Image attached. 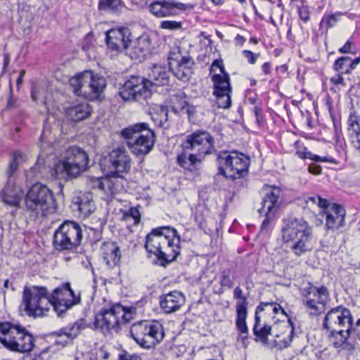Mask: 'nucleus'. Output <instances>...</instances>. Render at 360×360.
Wrapping results in <instances>:
<instances>
[{
    "mask_svg": "<svg viewBox=\"0 0 360 360\" xmlns=\"http://www.w3.org/2000/svg\"><path fill=\"white\" fill-rule=\"evenodd\" d=\"M282 238L284 243L291 244L290 248L297 257L311 251L314 248L312 229L302 218L283 219Z\"/></svg>",
    "mask_w": 360,
    "mask_h": 360,
    "instance_id": "1",
    "label": "nucleus"
},
{
    "mask_svg": "<svg viewBox=\"0 0 360 360\" xmlns=\"http://www.w3.org/2000/svg\"><path fill=\"white\" fill-rule=\"evenodd\" d=\"M278 316H286L285 310L276 302H262L255 310L253 333L256 341L268 344V336L277 329L279 321Z\"/></svg>",
    "mask_w": 360,
    "mask_h": 360,
    "instance_id": "2",
    "label": "nucleus"
},
{
    "mask_svg": "<svg viewBox=\"0 0 360 360\" xmlns=\"http://www.w3.org/2000/svg\"><path fill=\"white\" fill-rule=\"evenodd\" d=\"M0 342L19 353L30 352L34 347V337L25 328L8 322L0 323Z\"/></svg>",
    "mask_w": 360,
    "mask_h": 360,
    "instance_id": "3",
    "label": "nucleus"
},
{
    "mask_svg": "<svg viewBox=\"0 0 360 360\" xmlns=\"http://www.w3.org/2000/svg\"><path fill=\"white\" fill-rule=\"evenodd\" d=\"M69 82L76 96L90 101L98 99L106 86L105 78L90 70L76 75Z\"/></svg>",
    "mask_w": 360,
    "mask_h": 360,
    "instance_id": "4",
    "label": "nucleus"
},
{
    "mask_svg": "<svg viewBox=\"0 0 360 360\" xmlns=\"http://www.w3.org/2000/svg\"><path fill=\"white\" fill-rule=\"evenodd\" d=\"M89 162L86 153L80 148L71 147L66 152L64 158L55 165V178L68 179L75 178L86 170Z\"/></svg>",
    "mask_w": 360,
    "mask_h": 360,
    "instance_id": "5",
    "label": "nucleus"
},
{
    "mask_svg": "<svg viewBox=\"0 0 360 360\" xmlns=\"http://www.w3.org/2000/svg\"><path fill=\"white\" fill-rule=\"evenodd\" d=\"M219 172L227 179L244 177L248 172L250 159L237 151H221L217 156Z\"/></svg>",
    "mask_w": 360,
    "mask_h": 360,
    "instance_id": "6",
    "label": "nucleus"
},
{
    "mask_svg": "<svg viewBox=\"0 0 360 360\" xmlns=\"http://www.w3.org/2000/svg\"><path fill=\"white\" fill-rule=\"evenodd\" d=\"M353 316L351 311L343 307L330 310L325 316L323 326L330 332L332 336H340V341L345 342L349 338Z\"/></svg>",
    "mask_w": 360,
    "mask_h": 360,
    "instance_id": "7",
    "label": "nucleus"
},
{
    "mask_svg": "<svg viewBox=\"0 0 360 360\" xmlns=\"http://www.w3.org/2000/svg\"><path fill=\"white\" fill-rule=\"evenodd\" d=\"M23 304L27 314L34 317L44 316L51 307L47 289L44 287H25Z\"/></svg>",
    "mask_w": 360,
    "mask_h": 360,
    "instance_id": "8",
    "label": "nucleus"
},
{
    "mask_svg": "<svg viewBox=\"0 0 360 360\" xmlns=\"http://www.w3.org/2000/svg\"><path fill=\"white\" fill-rule=\"evenodd\" d=\"M82 238L81 226L73 221H65L56 230L53 245L57 250H68L79 246Z\"/></svg>",
    "mask_w": 360,
    "mask_h": 360,
    "instance_id": "9",
    "label": "nucleus"
},
{
    "mask_svg": "<svg viewBox=\"0 0 360 360\" xmlns=\"http://www.w3.org/2000/svg\"><path fill=\"white\" fill-rule=\"evenodd\" d=\"M53 202V193L45 185L34 184L29 189L25 197V205L27 210L43 214L47 211Z\"/></svg>",
    "mask_w": 360,
    "mask_h": 360,
    "instance_id": "10",
    "label": "nucleus"
},
{
    "mask_svg": "<svg viewBox=\"0 0 360 360\" xmlns=\"http://www.w3.org/2000/svg\"><path fill=\"white\" fill-rule=\"evenodd\" d=\"M182 146L185 150H192L204 159L214 150V139L207 131L198 130L186 136Z\"/></svg>",
    "mask_w": 360,
    "mask_h": 360,
    "instance_id": "11",
    "label": "nucleus"
},
{
    "mask_svg": "<svg viewBox=\"0 0 360 360\" xmlns=\"http://www.w3.org/2000/svg\"><path fill=\"white\" fill-rule=\"evenodd\" d=\"M49 300L51 302V307H53L58 316H61L74 305L79 304L80 297L76 295L71 289L70 284L66 283L53 290L49 297Z\"/></svg>",
    "mask_w": 360,
    "mask_h": 360,
    "instance_id": "12",
    "label": "nucleus"
},
{
    "mask_svg": "<svg viewBox=\"0 0 360 360\" xmlns=\"http://www.w3.org/2000/svg\"><path fill=\"white\" fill-rule=\"evenodd\" d=\"M213 95L219 108L227 109L231 106V87L229 74H214L212 75Z\"/></svg>",
    "mask_w": 360,
    "mask_h": 360,
    "instance_id": "13",
    "label": "nucleus"
},
{
    "mask_svg": "<svg viewBox=\"0 0 360 360\" xmlns=\"http://www.w3.org/2000/svg\"><path fill=\"white\" fill-rule=\"evenodd\" d=\"M151 90L144 78L132 76L120 89L119 94L124 101H137L142 97L147 98Z\"/></svg>",
    "mask_w": 360,
    "mask_h": 360,
    "instance_id": "14",
    "label": "nucleus"
},
{
    "mask_svg": "<svg viewBox=\"0 0 360 360\" xmlns=\"http://www.w3.org/2000/svg\"><path fill=\"white\" fill-rule=\"evenodd\" d=\"M169 69L179 80L187 82L193 74V60L189 56H183L180 52L172 51L168 56Z\"/></svg>",
    "mask_w": 360,
    "mask_h": 360,
    "instance_id": "15",
    "label": "nucleus"
},
{
    "mask_svg": "<svg viewBox=\"0 0 360 360\" xmlns=\"http://www.w3.org/2000/svg\"><path fill=\"white\" fill-rule=\"evenodd\" d=\"M108 161L112 168L110 176L122 179L130 171L131 158L124 147L113 148L108 154Z\"/></svg>",
    "mask_w": 360,
    "mask_h": 360,
    "instance_id": "16",
    "label": "nucleus"
},
{
    "mask_svg": "<svg viewBox=\"0 0 360 360\" xmlns=\"http://www.w3.org/2000/svg\"><path fill=\"white\" fill-rule=\"evenodd\" d=\"M176 231L169 226H162L153 229L146 237L145 248L148 252L158 257L163 245L167 243V238L174 236Z\"/></svg>",
    "mask_w": 360,
    "mask_h": 360,
    "instance_id": "17",
    "label": "nucleus"
},
{
    "mask_svg": "<svg viewBox=\"0 0 360 360\" xmlns=\"http://www.w3.org/2000/svg\"><path fill=\"white\" fill-rule=\"evenodd\" d=\"M105 41L108 48L112 51H127L131 42V32L127 27L112 29L106 32Z\"/></svg>",
    "mask_w": 360,
    "mask_h": 360,
    "instance_id": "18",
    "label": "nucleus"
},
{
    "mask_svg": "<svg viewBox=\"0 0 360 360\" xmlns=\"http://www.w3.org/2000/svg\"><path fill=\"white\" fill-rule=\"evenodd\" d=\"M155 140L154 131L147 127L134 141H127V145L134 155L144 156L153 149Z\"/></svg>",
    "mask_w": 360,
    "mask_h": 360,
    "instance_id": "19",
    "label": "nucleus"
},
{
    "mask_svg": "<svg viewBox=\"0 0 360 360\" xmlns=\"http://www.w3.org/2000/svg\"><path fill=\"white\" fill-rule=\"evenodd\" d=\"M71 207L74 211L78 212L79 217L84 219L89 217L96 210L92 194L81 191L74 193Z\"/></svg>",
    "mask_w": 360,
    "mask_h": 360,
    "instance_id": "20",
    "label": "nucleus"
},
{
    "mask_svg": "<svg viewBox=\"0 0 360 360\" xmlns=\"http://www.w3.org/2000/svg\"><path fill=\"white\" fill-rule=\"evenodd\" d=\"M153 48V45L150 37L147 34H143L135 41H131L126 51V54L132 60L141 61L150 53Z\"/></svg>",
    "mask_w": 360,
    "mask_h": 360,
    "instance_id": "21",
    "label": "nucleus"
},
{
    "mask_svg": "<svg viewBox=\"0 0 360 360\" xmlns=\"http://www.w3.org/2000/svg\"><path fill=\"white\" fill-rule=\"evenodd\" d=\"M117 304L108 309H103L96 314L95 317V325L102 330L110 331L117 330L118 326L121 324V319L117 315Z\"/></svg>",
    "mask_w": 360,
    "mask_h": 360,
    "instance_id": "22",
    "label": "nucleus"
},
{
    "mask_svg": "<svg viewBox=\"0 0 360 360\" xmlns=\"http://www.w3.org/2000/svg\"><path fill=\"white\" fill-rule=\"evenodd\" d=\"M186 9L184 4L175 2L174 0H163L152 3L150 6V12L158 18L176 15L179 11Z\"/></svg>",
    "mask_w": 360,
    "mask_h": 360,
    "instance_id": "23",
    "label": "nucleus"
},
{
    "mask_svg": "<svg viewBox=\"0 0 360 360\" xmlns=\"http://www.w3.org/2000/svg\"><path fill=\"white\" fill-rule=\"evenodd\" d=\"M279 193L280 191L278 188H274L271 192L266 193L261 203L262 207L258 209V212L266 217L262 224V230L266 229L268 227V225L274 217Z\"/></svg>",
    "mask_w": 360,
    "mask_h": 360,
    "instance_id": "24",
    "label": "nucleus"
},
{
    "mask_svg": "<svg viewBox=\"0 0 360 360\" xmlns=\"http://www.w3.org/2000/svg\"><path fill=\"white\" fill-rule=\"evenodd\" d=\"M169 243L163 245L162 251L160 252L158 259L160 262V265L165 266L171 262L176 259L177 256L180 254V237L177 235V233L171 237L167 238Z\"/></svg>",
    "mask_w": 360,
    "mask_h": 360,
    "instance_id": "25",
    "label": "nucleus"
},
{
    "mask_svg": "<svg viewBox=\"0 0 360 360\" xmlns=\"http://www.w3.org/2000/svg\"><path fill=\"white\" fill-rule=\"evenodd\" d=\"M294 330L295 328L290 319L287 322H281L275 332L272 331L271 334L276 337L274 341L276 347L281 349L289 347L294 337Z\"/></svg>",
    "mask_w": 360,
    "mask_h": 360,
    "instance_id": "26",
    "label": "nucleus"
},
{
    "mask_svg": "<svg viewBox=\"0 0 360 360\" xmlns=\"http://www.w3.org/2000/svg\"><path fill=\"white\" fill-rule=\"evenodd\" d=\"M323 214L326 217V226L328 229L335 231L344 226L345 210L342 206L332 204L330 208L323 210Z\"/></svg>",
    "mask_w": 360,
    "mask_h": 360,
    "instance_id": "27",
    "label": "nucleus"
},
{
    "mask_svg": "<svg viewBox=\"0 0 360 360\" xmlns=\"http://www.w3.org/2000/svg\"><path fill=\"white\" fill-rule=\"evenodd\" d=\"M84 328V321L81 319L53 332V335L60 338L63 337L65 338V339L63 340H56V344L62 345L63 346L67 345L68 343L75 340L80 334L81 331Z\"/></svg>",
    "mask_w": 360,
    "mask_h": 360,
    "instance_id": "28",
    "label": "nucleus"
},
{
    "mask_svg": "<svg viewBox=\"0 0 360 360\" xmlns=\"http://www.w3.org/2000/svg\"><path fill=\"white\" fill-rule=\"evenodd\" d=\"M0 196L6 205L18 207L23 196V193L20 186L8 181L2 190Z\"/></svg>",
    "mask_w": 360,
    "mask_h": 360,
    "instance_id": "29",
    "label": "nucleus"
},
{
    "mask_svg": "<svg viewBox=\"0 0 360 360\" xmlns=\"http://www.w3.org/2000/svg\"><path fill=\"white\" fill-rule=\"evenodd\" d=\"M101 251L102 257L108 267L112 268L119 264L121 253L118 245L115 243H103L101 247Z\"/></svg>",
    "mask_w": 360,
    "mask_h": 360,
    "instance_id": "30",
    "label": "nucleus"
},
{
    "mask_svg": "<svg viewBox=\"0 0 360 360\" xmlns=\"http://www.w3.org/2000/svg\"><path fill=\"white\" fill-rule=\"evenodd\" d=\"M184 302V296L178 291L171 292L160 297V306L168 314L178 310Z\"/></svg>",
    "mask_w": 360,
    "mask_h": 360,
    "instance_id": "31",
    "label": "nucleus"
},
{
    "mask_svg": "<svg viewBox=\"0 0 360 360\" xmlns=\"http://www.w3.org/2000/svg\"><path fill=\"white\" fill-rule=\"evenodd\" d=\"M169 72L165 67L154 65L148 75V79H145V83H148L149 89L153 86H165L168 84Z\"/></svg>",
    "mask_w": 360,
    "mask_h": 360,
    "instance_id": "32",
    "label": "nucleus"
},
{
    "mask_svg": "<svg viewBox=\"0 0 360 360\" xmlns=\"http://www.w3.org/2000/svg\"><path fill=\"white\" fill-rule=\"evenodd\" d=\"M147 336L150 338L146 339V348H151L157 343H159L165 338L163 326L158 321H148Z\"/></svg>",
    "mask_w": 360,
    "mask_h": 360,
    "instance_id": "33",
    "label": "nucleus"
},
{
    "mask_svg": "<svg viewBox=\"0 0 360 360\" xmlns=\"http://www.w3.org/2000/svg\"><path fill=\"white\" fill-rule=\"evenodd\" d=\"M91 113V108L87 103H79L66 109L68 117L73 122H80L88 118Z\"/></svg>",
    "mask_w": 360,
    "mask_h": 360,
    "instance_id": "34",
    "label": "nucleus"
},
{
    "mask_svg": "<svg viewBox=\"0 0 360 360\" xmlns=\"http://www.w3.org/2000/svg\"><path fill=\"white\" fill-rule=\"evenodd\" d=\"M148 321H141L134 323L131 326L130 334L132 338L139 344L141 347L146 348V339L150 340L147 336Z\"/></svg>",
    "mask_w": 360,
    "mask_h": 360,
    "instance_id": "35",
    "label": "nucleus"
},
{
    "mask_svg": "<svg viewBox=\"0 0 360 360\" xmlns=\"http://www.w3.org/2000/svg\"><path fill=\"white\" fill-rule=\"evenodd\" d=\"M203 159L193 153L188 154L186 151L177 156V162L179 166L188 171H195L198 169Z\"/></svg>",
    "mask_w": 360,
    "mask_h": 360,
    "instance_id": "36",
    "label": "nucleus"
},
{
    "mask_svg": "<svg viewBox=\"0 0 360 360\" xmlns=\"http://www.w3.org/2000/svg\"><path fill=\"white\" fill-rule=\"evenodd\" d=\"M247 302L240 301L236 304V327L241 334H248V328L246 324V318L248 315Z\"/></svg>",
    "mask_w": 360,
    "mask_h": 360,
    "instance_id": "37",
    "label": "nucleus"
},
{
    "mask_svg": "<svg viewBox=\"0 0 360 360\" xmlns=\"http://www.w3.org/2000/svg\"><path fill=\"white\" fill-rule=\"evenodd\" d=\"M150 115L154 123L160 127H167L168 120V110L161 105H154L150 108Z\"/></svg>",
    "mask_w": 360,
    "mask_h": 360,
    "instance_id": "38",
    "label": "nucleus"
},
{
    "mask_svg": "<svg viewBox=\"0 0 360 360\" xmlns=\"http://www.w3.org/2000/svg\"><path fill=\"white\" fill-rule=\"evenodd\" d=\"M172 110L176 114H179L180 115H187L188 117H191L195 112V107L190 105L184 98H180L176 103H174Z\"/></svg>",
    "mask_w": 360,
    "mask_h": 360,
    "instance_id": "39",
    "label": "nucleus"
},
{
    "mask_svg": "<svg viewBox=\"0 0 360 360\" xmlns=\"http://www.w3.org/2000/svg\"><path fill=\"white\" fill-rule=\"evenodd\" d=\"M148 127L146 123L136 124L122 130V136L128 141H134Z\"/></svg>",
    "mask_w": 360,
    "mask_h": 360,
    "instance_id": "40",
    "label": "nucleus"
},
{
    "mask_svg": "<svg viewBox=\"0 0 360 360\" xmlns=\"http://www.w3.org/2000/svg\"><path fill=\"white\" fill-rule=\"evenodd\" d=\"M124 7L122 0H100L99 10H108L114 13H120Z\"/></svg>",
    "mask_w": 360,
    "mask_h": 360,
    "instance_id": "41",
    "label": "nucleus"
},
{
    "mask_svg": "<svg viewBox=\"0 0 360 360\" xmlns=\"http://www.w3.org/2000/svg\"><path fill=\"white\" fill-rule=\"evenodd\" d=\"M304 292H307L309 295H313L317 297L319 304H323L328 298V292L325 286L316 288L310 286L304 289Z\"/></svg>",
    "mask_w": 360,
    "mask_h": 360,
    "instance_id": "42",
    "label": "nucleus"
},
{
    "mask_svg": "<svg viewBox=\"0 0 360 360\" xmlns=\"http://www.w3.org/2000/svg\"><path fill=\"white\" fill-rule=\"evenodd\" d=\"M348 136L352 146L358 151H360V126L355 128H348Z\"/></svg>",
    "mask_w": 360,
    "mask_h": 360,
    "instance_id": "43",
    "label": "nucleus"
},
{
    "mask_svg": "<svg viewBox=\"0 0 360 360\" xmlns=\"http://www.w3.org/2000/svg\"><path fill=\"white\" fill-rule=\"evenodd\" d=\"M116 309L118 310L117 315L120 316L121 323H127L129 322L133 319L136 311L135 308H130L127 310L120 304H117Z\"/></svg>",
    "mask_w": 360,
    "mask_h": 360,
    "instance_id": "44",
    "label": "nucleus"
},
{
    "mask_svg": "<svg viewBox=\"0 0 360 360\" xmlns=\"http://www.w3.org/2000/svg\"><path fill=\"white\" fill-rule=\"evenodd\" d=\"M300 157L302 158V159H310L315 162L336 163L335 160L332 157H329V156L321 157L319 155L313 154L310 151L304 152L302 155H300Z\"/></svg>",
    "mask_w": 360,
    "mask_h": 360,
    "instance_id": "45",
    "label": "nucleus"
},
{
    "mask_svg": "<svg viewBox=\"0 0 360 360\" xmlns=\"http://www.w3.org/2000/svg\"><path fill=\"white\" fill-rule=\"evenodd\" d=\"M99 184V186L103 189L105 192L110 193H113L116 191L117 186V183H115V181L110 177L104 178L103 181H101Z\"/></svg>",
    "mask_w": 360,
    "mask_h": 360,
    "instance_id": "46",
    "label": "nucleus"
},
{
    "mask_svg": "<svg viewBox=\"0 0 360 360\" xmlns=\"http://www.w3.org/2000/svg\"><path fill=\"white\" fill-rule=\"evenodd\" d=\"M24 160L23 155L18 152H15L13 153V159L9 164V167L8 169V175L11 176L18 169L19 162Z\"/></svg>",
    "mask_w": 360,
    "mask_h": 360,
    "instance_id": "47",
    "label": "nucleus"
},
{
    "mask_svg": "<svg viewBox=\"0 0 360 360\" xmlns=\"http://www.w3.org/2000/svg\"><path fill=\"white\" fill-rule=\"evenodd\" d=\"M231 271L230 269H225L221 272L220 284L223 287L231 288L233 286V280L231 278Z\"/></svg>",
    "mask_w": 360,
    "mask_h": 360,
    "instance_id": "48",
    "label": "nucleus"
},
{
    "mask_svg": "<svg viewBox=\"0 0 360 360\" xmlns=\"http://www.w3.org/2000/svg\"><path fill=\"white\" fill-rule=\"evenodd\" d=\"M160 27L165 30H176L181 27V22L174 20H164L161 22Z\"/></svg>",
    "mask_w": 360,
    "mask_h": 360,
    "instance_id": "49",
    "label": "nucleus"
},
{
    "mask_svg": "<svg viewBox=\"0 0 360 360\" xmlns=\"http://www.w3.org/2000/svg\"><path fill=\"white\" fill-rule=\"evenodd\" d=\"M40 177H41V172L38 165H35L34 167H31L26 173V178L30 181L39 179Z\"/></svg>",
    "mask_w": 360,
    "mask_h": 360,
    "instance_id": "50",
    "label": "nucleus"
},
{
    "mask_svg": "<svg viewBox=\"0 0 360 360\" xmlns=\"http://www.w3.org/2000/svg\"><path fill=\"white\" fill-rule=\"evenodd\" d=\"M210 73L214 74H227L225 72V68L224 67V65L222 63L221 60H214L212 63V65L211 66L210 69Z\"/></svg>",
    "mask_w": 360,
    "mask_h": 360,
    "instance_id": "51",
    "label": "nucleus"
},
{
    "mask_svg": "<svg viewBox=\"0 0 360 360\" xmlns=\"http://www.w3.org/2000/svg\"><path fill=\"white\" fill-rule=\"evenodd\" d=\"M302 295L305 297V300H304L305 305L309 309L318 310V299L316 300L314 298H311V295H309L307 292H304V290H303Z\"/></svg>",
    "mask_w": 360,
    "mask_h": 360,
    "instance_id": "52",
    "label": "nucleus"
},
{
    "mask_svg": "<svg viewBox=\"0 0 360 360\" xmlns=\"http://www.w3.org/2000/svg\"><path fill=\"white\" fill-rule=\"evenodd\" d=\"M349 330V338L360 340V318L355 323L354 322V319H352V328Z\"/></svg>",
    "mask_w": 360,
    "mask_h": 360,
    "instance_id": "53",
    "label": "nucleus"
},
{
    "mask_svg": "<svg viewBox=\"0 0 360 360\" xmlns=\"http://www.w3.org/2000/svg\"><path fill=\"white\" fill-rule=\"evenodd\" d=\"M126 217H131L134 220V224H138L141 221V213L136 207H131L125 213Z\"/></svg>",
    "mask_w": 360,
    "mask_h": 360,
    "instance_id": "54",
    "label": "nucleus"
},
{
    "mask_svg": "<svg viewBox=\"0 0 360 360\" xmlns=\"http://www.w3.org/2000/svg\"><path fill=\"white\" fill-rule=\"evenodd\" d=\"M350 60V58L349 57L342 56L339 58H338L333 65V69L335 71H340L344 68V66L346 65L347 62Z\"/></svg>",
    "mask_w": 360,
    "mask_h": 360,
    "instance_id": "55",
    "label": "nucleus"
},
{
    "mask_svg": "<svg viewBox=\"0 0 360 360\" xmlns=\"http://www.w3.org/2000/svg\"><path fill=\"white\" fill-rule=\"evenodd\" d=\"M298 13L300 18L304 22H307L310 20V12L307 6L298 7Z\"/></svg>",
    "mask_w": 360,
    "mask_h": 360,
    "instance_id": "56",
    "label": "nucleus"
},
{
    "mask_svg": "<svg viewBox=\"0 0 360 360\" xmlns=\"http://www.w3.org/2000/svg\"><path fill=\"white\" fill-rule=\"evenodd\" d=\"M338 51L340 53H356V51L354 50L353 43L350 40H348L342 47L340 48Z\"/></svg>",
    "mask_w": 360,
    "mask_h": 360,
    "instance_id": "57",
    "label": "nucleus"
},
{
    "mask_svg": "<svg viewBox=\"0 0 360 360\" xmlns=\"http://www.w3.org/2000/svg\"><path fill=\"white\" fill-rule=\"evenodd\" d=\"M359 120V117L355 112L351 113L347 121L348 128L354 129L356 126H360Z\"/></svg>",
    "mask_w": 360,
    "mask_h": 360,
    "instance_id": "58",
    "label": "nucleus"
},
{
    "mask_svg": "<svg viewBox=\"0 0 360 360\" xmlns=\"http://www.w3.org/2000/svg\"><path fill=\"white\" fill-rule=\"evenodd\" d=\"M243 54L250 64H255L259 55L248 50L243 51Z\"/></svg>",
    "mask_w": 360,
    "mask_h": 360,
    "instance_id": "59",
    "label": "nucleus"
},
{
    "mask_svg": "<svg viewBox=\"0 0 360 360\" xmlns=\"http://www.w3.org/2000/svg\"><path fill=\"white\" fill-rule=\"evenodd\" d=\"M359 63H360V57L354 58V60H352L350 62L347 68L342 73H345L347 75L351 74L352 71L356 68V66L359 64Z\"/></svg>",
    "mask_w": 360,
    "mask_h": 360,
    "instance_id": "60",
    "label": "nucleus"
},
{
    "mask_svg": "<svg viewBox=\"0 0 360 360\" xmlns=\"http://www.w3.org/2000/svg\"><path fill=\"white\" fill-rule=\"evenodd\" d=\"M308 170L311 174L318 175L321 173L322 168L320 165L311 164L309 166Z\"/></svg>",
    "mask_w": 360,
    "mask_h": 360,
    "instance_id": "61",
    "label": "nucleus"
},
{
    "mask_svg": "<svg viewBox=\"0 0 360 360\" xmlns=\"http://www.w3.org/2000/svg\"><path fill=\"white\" fill-rule=\"evenodd\" d=\"M234 297L236 299H242V301H245L246 302V299L243 295V291L239 287H236L233 291Z\"/></svg>",
    "mask_w": 360,
    "mask_h": 360,
    "instance_id": "62",
    "label": "nucleus"
},
{
    "mask_svg": "<svg viewBox=\"0 0 360 360\" xmlns=\"http://www.w3.org/2000/svg\"><path fill=\"white\" fill-rule=\"evenodd\" d=\"M330 82L334 84H344V78L341 75L331 77Z\"/></svg>",
    "mask_w": 360,
    "mask_h": 360,
    "instance_id": "63",
    "label": "nucleus"
},
{
    "mask_svg": "<svg viewBox=\"0 0 360 360\" xmlns=\"http://www.w3.org/2000/svg\"><path fill=\"white\" fill-rule=\"evenodd\" d=\"M120 360H141L140 356L138 355L134 354V355H129V354H125L123 356H121Z\"/></svg>",
    "mask_w": 360,
    "mask_h": 360,
    "instance_id": "64",
    "label": "nucleus"
}]
</instances>
